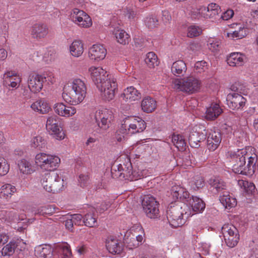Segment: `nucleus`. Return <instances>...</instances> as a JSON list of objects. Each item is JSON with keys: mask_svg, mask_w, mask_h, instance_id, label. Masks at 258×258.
<instances>
[{"mask_svg": "<svg viewBox=\"0 0 258 258\" xmlns=\"http://www.w3.org/2000/svg\"><path fill=\"white\" fill-rule=\"evenodd\" d=\"M30 145L31 147L41 150L44 148L45 146V141L40 136L34 137L31 140Z\"/></svg>", "mask_w": 258, "mask_h": 258, "instance_id": "obj_45", "label": "nucleus"}, {"mask_svg": "<svg viewBox=\"0 0 258 258\" xmlns=\"http://www.w3.org/2000/svg\"><path fill=\"white\" fill-rule=\"evenodd\" d=\"M127 135L128 134L127 133L126 129L121 124L120 128L115 133L114 139L118 142L123 143L126 140V135Z\"/></svg>", "mask_w": 258, "mask_h": 258, "instance_id": "obj_47", "label": "nucleus"}, {"mask_svg": "<svg viewBox=\"0 0 258 258\" xmlns=\"http://www.w3.org/2000/svg\"><path fill=\"white\" fill-rule=\"evenodd\" d=\"M231 90L236 92V93L228 94L226 99L228 106L233 110L243 108L246 101V99L242 95V94H244L235 86L231 87Z\"/></svg>", "mask_w": 258, "mask_h": 258, "instance_id": "obj_9", "label": "nucleus"}, {"mask_svg": "<svg viewBox=\"0 0 258 258\" xmlns=\"http://www.w3.org/2000/svg\"><path fill=\"white\" fill-rule=\"evenodd\" d=\"M157 106L156 100L151 97H145L141 102L142 110L146 113H150L155 110Z\"/></svg>", "mask_w": 258, "mask_h": 258, "instance_id": "obj_29", "label": "nucleus"}, {"mask_svg": "<svg viewBox=\"0 0 258 258\" xmlns=\"http://www.w3.org/2000/svg\"><path fill=\"white\" fill-rule=\"evenodd\" d=\"M87 94L85 82L80 79H74L63 88L62 97L63 100L72 105H77L84 100Z\"/></svg>", "mask_w": 258, "mask_h": 258, "instance_id": "obj_1", "label": "nucleus"}, {"mask_svg": "<svg viewBox=\"0 0 258 258\" xmlns=\"http://www.w3.org/2000/svg\"><path fill=\"white\" fill-rule=\"evenodd\" d=\"M71 18L74 23L81 27L88 28L92 24L90 17L83 11L78 9L73 10Z\"/></svg>", "mask_w": 258, "mask_h": 258, "instance_id": "obj_13", "label": "nucleus"}, {"mask_svg": "<svg viewBox=\"0 0 258 258\" xmlns=\"http://www.w3.org/2000/svg\"><path fill=\"white\" fill-rule=\"evenodd\" d=\"M60 162V158L54 155L39 153L35 157V163L41 169L53 171L56 169Z\"/></svg>", "mask_w": 258, "mask_h": 258, "instance_id": "obj_5", "label": "nucleus"}, {"mask_svg": "<svg viewBox=\"0 0 258 258\" xmlns=\"http://www.w3.org/2000/svg\"><path fill=\"white\" fill-rule=\"evenodd\" d=\"M172 83L174 89L189 94L198 92L201 86V81L193 76L182 79H174L172 80Z\"/></svg>", "mask_w": 258, "mask_h": 258, "instance_id": "obj_3", "label": "nucleus"}, {"mask_svg": "<svg viewBox=\"0 0 258 258\" xmlns=\"http://www.w3.org/2000/svg\"><path fill=\"white\" fill-rule=\"evenodd\" d=\"M221 135L218 131H211L207 138V147L211 151H215L221 142Z\"/></svg>", "mask_w": 258, "mask_h": 258, "instance_id": "obj_20", "label": "nucleus"}, {"mask_svg": "<svg viewBox=\"0 0 258 258\" xmlns=\"http://www.w3.org/2000/svg\"><path fill=\"white\" fill-rule=\"evenodd\" d=\"M198 127L197 126L193 127L189 134L188 142L191 147L197 148L199 146V143L201 140L204 138V136L200 134L198 131Z\"/></svg>", "mask_w": 258, "mask_h": 258, "instance_id": "obj_26", "label": "nucleus"}, {"mask_svg": "<svg viewBox=\"0 0 258 258\" xmlns=\"http://www.w3.org/2000/svg\"><path fill=\"white\" fill-rule=\"evenodd\" d=\"M208 70V63L206 61L202 60L197 61L195 64L194 71L197 74H201L207 72Z\"/></svg>", "mask_w": 258, "mask_h": 258, "instance_id": "obj_50", "label": "nucleus"}, {"mask_svg": "<svg viewBox=\"0 0 258 258\" xmlns=\"http://www.w3.org/2000/svg\"><path fill=\"white\" fill-rule=\"evenodd\" d=\"M89 177L88 174H80L79 177V182L82 187H84L87 185L89 182Z\"/></svg>", "mask_w": 258, "mask_h": 258, "instance_id": "obj_57", "label": "nucleus"}, {"mask_svg": "<svg viewBox=\"0 0 258 258\" xmlns=\"http://www.w3.org/2000/svg\"><path fill=\"white\" fill-rule=\"evenodd\" d=\"M201 11L203 17L206 19H216L220 12V8L217 4L211 3L207 7L201 8Z\"/></svg>", "mask_w": 258, "mask_h": 258, "instance_id": "obj_21", "label": "nucleus"}, {"mask_svg": "<svg viewBox=\"0 0 258 258\" xmlns=\"http://www.w3.org/2000/svg\"><path fill=\"white\" fill-rule=\"evenodd\" d=\"M125 168H126V169H123L120 165V167H118V174L116 175V176L120 177L123 175V177L125 179L130 181L136 180L138 179V173L133 170L131 163Z\"/></svg>", "mask_w": 258, "mask_h": 258, "instance_id": "obj_23", "label": "nucleus"}, {"mask_svg": "<svg viewBox=\"0 0 258 258\" xmlns=\"http://www.w3.org/2000/svg\"><path fill=\"white\" fill-rule=\"evenodd\" d=\"M124 243L126 244V246L130 249H133L139 246V242H136L134 235L131 237H127L124 239Z\"/></svg>", "mask_w": 258, "mask_h": 258, "instance_id": "obj_56", "label": "nucleus"}, {"mask_svg": "<svg viewBox=\"0 0 258 258\" xmlns=\"http://www.w3.org/2000/svg\"><path fill=\"white\" fill-rule=\"evenodd\" d=\"M172 142L179 150H184L186 143L182 136L173 134L172 137Z\"/></svg>", "mask_w": 258, "mask_h": 258, "instance_id": "obj_43", "label": "nucleus"}, {"mask_svg": "<svg viewBox=\"0 0 258 258\" xmlns=\"http://www.w3.org/2000/svg\"><path fill=\"white\" fill-rule=\"evenodd\" d=\"M45 80L44 81H48L51 84L54 83L55 82V78L53 73L51 72L47 73L45 76H43Z\"/></svg>", "mask_w": 258, "mask_h": 258, "instance_id": "obj_61", "label": "nucleus"}, {"mask_svg": "<svg viewBox=\"0 0 258 258\" xmlns=\"http://www.w3.org/2000/svg\"><path fill=\"white\" fill-rule=\"evenodd\" d=\"M221 42L217 39H210L208 40V46L212 52H217L221 48Z\"/></svg>", "mask_w": 258, "mask_h": 258, "instance_id": "obj_53", "label": "nucleus"}, {"mask_svg": "<svg viewBox=\"0 0 258 258\" xmlns=\"http://www.w3.org/2000/svg\"><path fill=\"white\" fill-rule=\"evenodd\" d=\"M162 20L164 23H168L171 20V16L169 12L167 11H164L162 12Z\"/></svg>", "mask_w": 258, "mask_h": 258, "instance_id": "obj_63", "label": "nucleus"}, {"mask_svg": "<svg viewBox=\"0 0 258 258\" xmlns=\"http://www.w3.org/2000/svg\"><path fill=\"white\" fill-rule=\"evenodd\" d=\"M145 61L150 68H154L158 66L159 63L157 56L153 52H150L147 54Z\"/></svg>", "mask_w": 258, "mask_h": 258, "instance_id": "obj_44", "label": "nucleus"}, {"mask_svg": "<svg viewBox=\"0 0 258 258\" xmlns=\"http://www.w3.org/2000/svg\"><path fill=\"white\" fill-rule=\"evenodd\" d=\"M145 24L149 29H154L158 26L159 20L156 16H150L146 18Z\"/></svg>", "mask_w": 258, "mask_h": 258, "instance_id": "obj_49", "label": "nucleus"}, {"mask_svg": "<svg viewBox=\"0 0 258 258\" xmlns=\"http://www.w3.org/2000/svg\"><path fill=\"white\" fill-rule=\"evenodd\" d=\"M59 118L57 116L51 115L47 119L46 128L47 132L50 134L54 135L57 140H61L64 139V134L59 125Z\"/></svg>", "mask_w": 258, "mask_h": 258, "instance_id": "obj_12", "label": "nucleus"}, {"mask_svg": "<svg viewBox=\"0 0 258 258\" xmlns=\"http://www.w3.org/2000/svg\"><path fill=\"white\" fill-rule=\"evenodd\" d=\"M54 112L58 115L69 117L76 113V108L72 106H67L63 103H57L54 105Z\"/></svg>", "mask_w": 258, "mask_h": 258, "instance_id": "obj_18", "label": "nucleus"}, {"mask_svg": "<svg viewBox=\"0 0 258 258\" xmlns=\"http://www.w3.org/2000/svg\"><path fill=\"white\" fill-rule=\"evenodd\" d=\"M30 33L32 38L39 41L47 37L49 33V28L45 24L36 23L31 27Z\"/></svg>", "mask_w": 258, "mask_h": 258, "instance_id": "obj_15", "label": "nucleus"}, {"mask_svg": "<svg viewBox=\"0 0 258 258\" xmlns=\"http://www.w3.org/2000/svg\"><path fill=\"white\" fill-rule=\"evenodd\" d=\"M202 29L196 25H190L187 29V36L190 38L197 37L202 33Z\"/></svg>", "mask_w": 258, "mask_h": 258, "instance_id": "obj_48", "label": "nucleus"}, {"mask_svg": "<svg viewBox=\"0 0 258 258\" xmlns=\"http://www.w3.org/2000/svg\"><path fill=\"white\" fill-rule=\"evenodd\" d=\"M107 51L101 44H94L89 50V57L92 60H100L103 59L106 55Z\"/></svg>", "mask_w": 258, "mask_h": 258, "instance_id": "obj_19", "label": "nucleus"}, {"mask_svg": "<svg viewBox=\"0 0 258 258\" xmlns=\"http://www.w3.org/2000/svg\"><path fill=\"white\" fill-rule=\"evenodd\" d=\"M75 225H81L83 221V216L81 214H74L70 215Z\"/></svg>", "mask_w": 258, "mask_h": 258, "instance_id": "obj_58", "label": "nucleus"}, {"mask_svg": "<svg viewBox=\"0 0 258 258\" xmlns=\"http://www.w3.org/2000/svg\"><path fill=\"white\" fill-rule=\"evenodd\" d=\"M4 84L8 88H18L22 81V78L16 71L7 70L3 75Z\"/></svg>", "mask_w": 258, "mask_h": 258, "instance_id": "obj_14", "label": "nucleus"}, {"mask_svg": "<svg viewBox=\"0 0 258 258\" xmlns=\"http://www.w3.org/2000/svg\"><path fill=\"white\" fill-rule=\"evenodd\" d=\"M65 225L69 230H70L71 231H73L74 223L73 222V220H72V218L70 217V216L67 217V219L65 221Z\"/></svg>", "mask_w": 258, "mask_h": 258, "instance_id": "obj_62", "label": "nucleus"}, {"mask_svg": "<svg viewBox=\"0 0 258 258\" xmlns=\"http://www.w3.org/2000/svg\"><path fill=\"white\" fill-rule=\"evenodd\" d=\"M113 118L112 111L107 108L98 109L95 113V119L98 126L103 131H106L109 128Z\"/></svg>", "mask_w": 258, "mask_h": 258, "instance_id": "obj_11", "label": "nucleus"}, {"mask_svg": "<svg viewBox=\"0 0 258 258\" xmlns=\"http://www.w3.org/2000/svg\"><path fill=\"white\" fill-rule=\"evenodd\" d=\"M71 54L74 57L80 56L84 52V46L81 40H74L70 46Z\"/></svg>", "mask_w": 258, "mask_h": 258, "instance_id": "obj_33", "label": "nucleus"}, {"mask_svg": "<svg viewBox=\"0 0 258 258\" xmlns=\"http://www.w3.org/2000/svg\"><path fill=\"white\" fill-rule=\"evenodd\" d=\"M122 124L130 135L141 133L146 127V122L144 120L139 117L134 116L125 118Z\"/></svg>", "mask_w": 258, "mask_h": 258, "instance_id": "obj_8", "label": "nucleus"}, {"mask_svg": "<svg viewBox=\"0 0 258 258\" xmlns=\"http://www.w3.org/2000/svg\"><path fill=\"white\" fill-rule=\"evenodd\" d=\"M44 80V77L41 75L32 74L30 75L28 80V85L31 91L34 93L40 92L42 89Z\"/></svg>", "mask_w": 258, "mask_h": 258, "instance_id": "obj_17", "label": "nucleus"}, {"mask_svg": "<svg viewBox=\"0 0 258 258\" xmlns=\"http://www.w3.org/2000/svg\"><path fill=\"white\" fill-rule=\"evenodd\" d=\"M223 112L219 105L216 103H211L207 108L205 118L207 120H213L217 118Z\"/></svg>", "mask_w": 258, "mask_h": 258, "instance_id": "obj_25", "label": "nucleus"}, {"mask_svg": "<svg viewBox=\"0 0 258 258\" xmlns=\"http://www.w3.org/2000/svg\"><path fill=\"white\" fill-rule=\"evenodd\" d=\"M246 57L245 55L239 52H234L227 58V63L232 67H238L242 66L245 60Z\"/></svg>", "mask_w": 258, "mask_h": 258, "instance_id": "obj_24", "label": "nucleus"}, {"mask_svg": "<svg viewBox=\"0 0 258 258\" xmlns=\"http://www.w3.org/2000/svg\"><path fill=\"white\" fill-rule=\"evenodd\" d=\"M56 249L60 253L61 258H72L70 247L67 243H60L56 246Z\"/></svg>", "mask_w": 258, "mask_h": 258, "instance_id": "obj_40", "label": "nucleus"}, {"mask_svg": "<svg viewBox=\"0 0 258 258\" xmlns=\"http://www.w3.org/2000/svg\"><path fill=\"white\" fill-rule=\"evenodd\" d=\"M221 232L227 245L229 247L236 246L239 239L237 228L232 224H225L221 228Z\"/></svg>", "mask_w": 258, "mask_h": 258, "instance_id": "obj_10", "label": "nucleus"}, {"mask_svg": "<svg viewBox=\"0 0 258 258\" xmlns=\"http://www.w3.org/2000/svg\"><path fill=\"white\" fill-rule=\"evenodd\" d=\"M204 179L202 176H196L192 181V186L194 189H197L202 188L204 186Z\"/></svg>", "mask_w": 258, "mask_h": 258, "instance_id": "obj_55", "label": "nucleus"}, {"mask_svg": "<svg viewBox=\"0 0 258 258\" xmlns=\"http://www.w3.org/2000/svg\"><path fill=\"white\" fill-rule=\"evenodd\" d=\"M17 191L15 186L10 183H6L0 188V198L8 200Z\"/></svg>", "mask_w": 258, "mask_h": 258, "instance_id": "obj_30", "label": "nucleus"}, {"mask_svg": "<svg viewBox=\"0 0 258 258\" xmlns=\"http://www.w3.org/2000/svg\"><path fill=\"white\" fill-rule=\"evenodd\" d=\"M51 252V247L48 244L40 245L35 248V254L39 258H46Z\"/></svg>", "mask_w": 258, "mask_h": 258, "instance_id": "obj_36", "label": "nucleus"}, {"mask_svg": "<svg viewBox=\"0 0 258 258\" xmlns=\"http://www.w3.org/2000/svg\"><path fill=\"white\" fill-rule=\"evenodd\" d=\"M54 212V208L51 206H45L38 208L35 212V214L46 216L52 215Z\"/></svg>", "mask_w": 258, "mask_h": 258, "instance_id": "obj_51", "label": "nucleus"}, {"mask_svg": "<svg viewBox=\"0 0 258 258\" xmlns=\"http://www.w3.org/2000/svg\"><path fill=\"white\" fill-rule=\"evenodd\" d=\"M234 15V12L232 10H228L223 13L221 16V18L223 20H228L231 18Z\"/></svg>", "mask_w": 258, "mask_h": 258, "instance_id": "obj_59", "label": "nucleus"}, {"mask_svg": "<svg viewBox=\"0 0 258 258\" xmlns=\"http://www.w3.org/2000/svg\"><path fill=\"white\" fill-rule=\"evenodd\" d=\"M97 88L101 92V95L104 99L110 101L115 96V92L117 89L116 79L110 75V78L99 84Z\"/></svg>", "mask_w": 258, "mask_h": 258, "instance_id": "obj_7", "label": "nucleus"}, {"mask_svg": "<svg viewBox=\"0 0 258 258\" xmlns=\"http://www.w3.org/2000/svg\"><path fill=\"white\" fill-rule=\"evenodd\" d=\"M117 42L121 44H128L130 41L129 35L123 30H118L115 33Z\"/></svg>", "mask_w": 258, "mask_h": 258, "instance_id": "obj_42", "label": "nucleus"}, {"mask_svg": "<svg viewBox=\"0 0 258 258\" xmlns=\"http://www.w3.org/2000/svg\"><path fill=\"white\" fill-rule=\"evenodd\" d=\"M189 204L191 205L194 211L201 212L205 208V204L203 200L196 196H192Z\"/></svg>", "mask_w": 258, "mask_h": 258, "instance_id": "obj_39", "label": "nucleus"}, {"mask_svg": "<svg viewBox=\"0 0 258 258\" xmlns=\"http://www.w3.org/2000/svg\"><path fill=\"white\" fill-rule=\"evenodd\" d=\"M16 248L17 243L15 242V239H13L2 249V256L9 258L14 253Z\"/></svg>", "mask_w": 258, "mask_h": 258, "instance_id": "obj_37", "label": "nucleus"}, {"mask_svg": "<svg viewBox=\"0 0 258 258\" xmlns=\"http://www.w3.org/2000/svg\"><path fill=\"white\" fill-rule=\"evenodd\" d=\"M10 169V166L7 160L0 157V176L6 175Z\"/></svg>", "mask_w": 258, "mask_h": 258, "instance_id": "obj_54", "label": "nucleus"}, {"mask_svg": "<svg viewBox=\"0 0 258 258\" xmlns=\"http://www.w3.org/2000/svg\"><path fill=\"white\" fill-rule=\"evenodd\" d=\"M18 166L20 172L24 175H30L35 172L34 166L28 160L22 159L18 161Z\"/></svg>", "mask_w": 258, "mask_h": 258, "instance_id": "obj_28", "label": "nucleus"}, {"mask_svg": "<svg viewBox=\"0 0 258 258\" xmlns=\"http://www.w3.org/2000/svg\"><path fill=\"white\" fill-rule=\"evenodd\" d=\"M227 35L228 37L232 39H241L246 35V30L244 28L240 27L238 31H235L232 33H228Z\"/></svg>", "mask_w": 258, "mask_h": 258, "instance_id": "obj_52", "label": "nucleus"}, {"mask_svg": "<svg viewBox=\"0 0 258 258\" xmlns=\"http://www.w3.org/2000/svg\"><path fill=\"white\" fill-rule=\"evenodd\" d=\"M142 205L144 212L148 218L156 219L159 217V204L154 197L150 195L145 196Z\"/></svg>", "mask_w": 258, "mask_h": 258, "instance_id": "obj_6", "label": "nucleus"}, {"mask_svg": "<svg viewBox=\"0 0 258 258\" xmlns=\"http://www.w3.org/2000/svg\"><path fill=\"white\" fill-rule=\"evenodd\" d=\"M122 96L125 101H133L141 98V94L134 87H127L124 90Z\"/></svg>", "mask_w": 258, "mask_h": 258, "instance_id": "obj_27", "label": "nucleus"}, {"mask_svg": "<svg viewBox=\"0 0 258 258\" xmlns=\"http://www.w3.org/2000/svg\"><path fill=\"white\" fill-rule=\"evenodd\" d=\"M138 227L141 231V234H139L137 235H134V237L135 238L136 242H138L139 245L142 243V241H143L145 234H144L143 228L141 226H139Z\"/></svg>", "mask_w": 258, "mask_h": 258, "instance_id": "obj_60", "label": "nucleus"}, {"mask_svg": "<svg viewBox=\"0 0 258 258\" xmlns=\"http://www.w3.org/2000/svg\"><path fill=\"white\" fill-rule=\"evenodd\" d=\"M238 184L247 194H251L255 190L254 184L247 181L239 180Z\"/></svg>", "mask_w": 258, "mask_h": 258, "instance_id": "obj_46", "label": "nucleus"}, {"mask_svg": "<svg viewBox=\"0 0 258 258\" xmlns=\"http://www.w3.org/2000/svg\"><path fill=\"white\" fill-rule=\"evenodd\" d=\"M209 183L213 189H215L217 192L224 191L227 188L226 183L219 177L211 178L209 179Z\"/></svg>", "mask_w": 258, "mask_h": 258, "instance_id": "obj_34", "label": "nucleus"}, {"mask_svg": "<svg viewBox=\"0 0 258 258\" xmlns=\"http://www.w3.org/2000/svg\"><path fill=\"white\" fill-rule=\"evenodd\" d=\"M106 246L110 253L112 254L119 253L122 250V244L113 236H109L106 241Z\"/></svg>", "mask_w": 258, "mask_h": 258, "instance_id": "obj_22", "label": "nucleus"}, {"mask_svg": "<svg viewBox=\"0 0 258 258\" xmlns=\"http://www.w3.org/2000/svg\"><path fill=\"white\" fill-rule=\"evenodd\" d=\"M63 180L54 171L46 173L41 179V184L47 192L56 194L63 189Z\"/></svg>", "mask_w": 258, "mask_h": 258, "instance_id": "obj_4", "label": "nucleus"}, {"mask_svg": "<svg viewBox=\"0 0 258 258\" xmlns=\"http://www.w3.org/2000/svg\"><path fill=\"white\" fill-rule=\"evenodd\" d=\"M15 241L17 243V248L20 250L25 249L26 243L21 239H15Z\"/></svg>", "mask_w": 258, "mask_h": 258, "instance_id": "obj_64", "label": "nucleus"}, {"mask_svg": "<svg viewBox=\"0 0 258 258\" xmlns=\"http://www.w3.org/2000/svg\"><path fill=\"white\" fill-rule=\"evenodd\" d=\"M186 69V64L182 60H178L173 62L171 67V72L176 76L183 75Z\"/></svg>", "mask_w": 258, "mask_h": 258, "instance_id": "obj_38", "label": "nucleus"}, {"mask_svg": "<svg viewBox=\"0 0 258 258\" xmlns=\"http://www.w3.org/2000/svg\"><path fill=\"white\" fill-rule=\"evenodd\" d=\"M95 212V210L94 208H91L89 211L85 215L83 222L86 226L93 227L97 225V216Z\"/></svg>", "mask_w": 258, "mask_h": 258, "instance_id": "obj_31", "label": "nucleus"}, {"mask_svg": "<svg viewBox=\"0 0 258 258\" xmlns=\"http://www.w3.org/2000/svg\"><path fill=\"white\" fill-rule=\"evenodd\" d=\"M188 207L183 203H178L170 206L167 210V218L169 224L174 228L182 226L185 222V218L190 215L187 210Z\"/></svg>", "mask_w": 258, "mask_h": 258, "instance_id": "obj_2", "label": "nucleus"}, {"mask_svg": "<svg viewBox=\"0 0 258 258\" xmlns=\"http://www.w3.org/2000/svg\"><path fill=\"white\" fill-rule=\"evenodd\" d=\"M31 107L33 110L42 114L48 113L50 109L49 105L45 101L41 100L32 103Z\"/></svg>", "mask_w": 258, "mask_h": 258, "instance_id": "obj_35", "label": "nucleus"}, {"mask_svg": "<svg viewBox=\"0 0 258 258\" xmlns=\"http://www.w3.org/2000/svg\"><path fill=\"white\" fill-rule=\"evenodd\" d=\"M172 196L176 199L184 200L189 198V194L185 189L176 187L172 189Z\"/></svg>", "mask_w": 258, "mask_h": 258, "instance_id": "obj_41", "label": "nucleus"}, {"mask_svg": "<svg viewBox=\"0 0 258 258\" xmlns=\"http://www.w3.org/2000/svg\"><path fill=\"white\" fill-rule=\"evenodd\" d=\"M220 201L221 204L226 208L230 209L236 205V200L231 197L229 192L223 191L222 196L220 197Z\"/></svg>", "mask_w": 258, "mask_h": 258, "instance_id": "obj_32", "label": "nucleus"}, {"mask_svg": "<svg viewBox=\"0 0 258 258\" xmlns=\"http://www.w3.org/2000/svg\"><path fill=\"white\" fill-rule=\"evenodd\" d=\"M91 78L96 86L110 78L107 72L101 67H92L89 70Z\"/></svg>", "mask_w": 258, "mask_h": 258, "instance_id": "obj_16", "label": "nucleus"}]
</instances>
